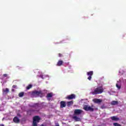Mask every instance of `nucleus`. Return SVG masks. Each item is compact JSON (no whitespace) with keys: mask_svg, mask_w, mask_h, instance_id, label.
Returning a JSON list of instances; mask_svg holds the SVG:
<instances>
[{"mask_svg":"<svg viewBox=\"0 0 126 126\" xmlns=\"http://www.w3.org/2000/svg\"><path fill=\"white\" fill-rule=\"evenodd\" d=\"M104 92V89L102 87L96 88L91 93L93 95H97V94H102Z\"/></svg>","mask_w":126,"mask_h":126,"instance_id":"nucleus-1","label":"nucleus"},{"mask_svg":"<svg viewBox=\"0 0 126 126\" xmlns=\"http://www.w3.org/2000/svg\"><path fill=\"white\" fill-rule=\"evenodd\" d=\"M41 118L38 116H35L33 118L32 126H38V123H40Z\"/></svg>","mask_w":126,"mask_h":126,"instance_id":"nucleus-2","label":"nucleus"},{"mask_svg":"<svg viewBox=\"0 0 126 126\" xmlns=\"http://www.w3.org/2000/svg\"><path fill=\"white\" fill-rule=\"evenodd\" d=\"M32 96H33V97H37L38 96H40V97H43L44 95L43 94V92H41V91H33L32 93Z\"/></svg>","mask_w":126,"mask_h":126,"instance_id":"nucleus-3","label":"nucleus"},{"mask_svg":"<svg viewBox=\"0 0 126 126\" xmlns=\"http://www.w3.org/2000/svg\"><path fill=\"white\" fill-rule=\"evenodd\" d=\"M84 110L85 111H90V112H94V108L88 106V105H85L84 106Z\"/></svg>","mask_w":126,"mask_h":126,"instance_id":"nucleus-4","label":"nucleus"},{"mask_svg":"<svg viewBox=\"0 0 126 126\" xmlns=\"http://www.w3.org/2000/svg\"><path fill=\"white\" fill-rule=\"evenodd\" d=\"M75 97H76V96L75 95V94H72L70 95H67L66 97V99H67L68 100H72L73 99H75Z\"/></svg>","mask_w":126,"mask_h":126,"instance_id":"nucleus-5","label":"nucleus"},{"mask_svg":"<svg viewBox=\"0 0 126 126\" xmlns=\"http://www.w3.org/2000/svg\"><path fill=\"white\" fill-rule=\"evenodd\" d=\"M87 76H89V77H88V80H91L92 78V75H93V71H90L89 72H88L87 73Z\"/></svg>","mask_w":126,"mask_h":126,"instance_id":"nucleus-6","label":"nucleus"},{"mask_svg":"<svg viewBox=\"0 0 126 126\" xmlns=\"http://www.w3.org/2000/svg\"><path fill=\"white\" fill-rule=\"evenodd\" d=\"M32 107L33 108H35V109H37L38 110H40V109H42L41 107V104L39 103H35L32 106Z\"/></svg>","mask_w":126,"mask_h":126,"instance_id":"nucleus-7","label":"nucleus"},{"mask_svg":"<svg viewBox=\"0 0 126 126\" xmlns=\"http://www.w3.org/2000/svg\"><path fill=\"white\" fill-rule=\"evenodd\" d=\"M82 113V110L81 109H75L74 111V115H80Z\"/></svg>","mask_w":126,"mask_h":126,"instance_id":"nucleus-8","label":"nucleus"},{"mask_svg":"<svg viewBox=\"0 0 126 126\" xmlns=\"http://www.w3.org/2000/svg\"><path fill=\"white\" fill-rule=\"evenodd\" d=\"M93 101L95 104H100V103H102V100L101 99L94 98V99H93Z\"/></svg>","mask_w":126,"mask_h":126,"instance_id":"nucleus-9","label":"nucleus"},{"mask_svg":"<svg viewBox=\"0 0 126 126\" xmlns=\"http://www.w3.org/2000/svg\"><path fill=\"white\" fill-rule=\"evenodd\" d=\"M66 107V102L64 101H62L60 102V107L61 108H65Z\"/></svg>","mask_w":126,"mask_h":126,"instance_id":"nucleus-10","label":"nucleus"},{"mask_svg":"<svg viewBox=\"0 0 126 126\" xmlns=\"http://www.w3.org/2000/svg\"><path fill=\"white\" fill-rule=\"evenodd\" d=\"M9 92V89L6 88L5 89L2 90L3 95H6Z\"/></svg>","mask_w":126,"mask_h":126,"instance_id":"nucleus-11","label":"nucleus"},{"mask_svg":"<svg viewBox=\"0 0 126 126\" xmlns=\"http://www.w3.org/2000/svg\"><path fill=\"white\" fill-rule=\"evenodd\" d=\"M13 121L14 123H15L16 124H18V123L20 122V120L17 117H14V119H13Z\"/></svg>","mask_w":126,"mask_h":126,"instance_id":"nucleus-12","label":"nucleus"},{"mask_svg":"<svg viewBox=\"0 0 126 126\" xmlns=\"http://www.w3.org/2000/svg\"><path fill=\"white\" fill-rule=\"evenodd\" d=\"M63 61L59 60L57 63V66H61L63 65Z\"/></svg>","mask_w":126,"mask_h":126,"instance_id":"nucleus-13","label":"nucleus"},{"mask_svg":"<svg viewBox=\"0 0 126 126\" xmlns=\"http://www.w3.org/2000/svg\"><path fill=\"white\" fill-rule=\"evenodd\" d=\"M73 119L75 121V122H80L81 121L80 118L77 117L76 116H73Z\"/></svg>","mask_w":126,"mask_h":126,"instance_id":"nucleus-14","label":"nucleus"},{"mask_svg":"<svg viewBox=\"0 0 126 126\" xmlns=\"http://www.w3.org/2000/svg\"><path fill=\"white\" fill-rule=\"evenodd\" d=\"M66 105L67 107H70L71 105H73V101H68L66 102Z\"/></svg>","mask_w":126,"mask_h":126,"instance_id":"nucleus-15","label":"nucleus"},{"mask_svg":"<svg viewBox=\"0 0 126 126\" xmlns=\"http://www.w3.org/2000/svg\"><path fill=\"white\" fill-rule=\"evenodd\" d=\"M111 120H112V121H119L120 120V118H117L116 116H112L111 117Z\"/></svg>","mask_w":126,"mask_h":126,"instance_id":"nucleus-16","label":"nucleus"},{"mask_svg":"<svg viewBox=\"0 0 126 126\" xmlns=\"http://www.w3.org/2000/svg\"><path fill=\"white\" fill-rule=\"evenodd\" d=\"M111 105H112L113 106H114L115 105H118V104H119V102L118 101H116V100H113L111 103Z\"/></svg>","mask_w":126,"mask_h":126,"instance_id":"nucleus-17","label":"nucleus"},{"mask_svg":"<svg viewBox=\"0 0 126 126\" xmlns=\"http://www.w3.org/2000/svg\"><path fill=\"white\" fill-rule=\"evenodd\" d=\"M35 110H29L27 111L28 115H29V116H31L32 115V112H34Z\"/></svg>","mask_w":126,"mask_h":126,"instance_id":"nucleus-18","label":"nucleus"},{"mask_svg":"<svg viewBox=\"0 0 126 126\" xmlns=\"http://www.w3.org/2000/svg\"><path fill=\"white\" fill-rule=\"evenodd\" d=\"M47 98H51V97H53V94L52 93H49L47 94Z\"/></svg>","mask_w":126,"mask_h":126,"instance_id":"nucleus-19","label":"nucleus"},{"mask_svg":"<svg viewBox=\"0 0 126 126\" xmlns=\"http://www.w3.org/2000/svg\"><path fill=\"white\" fill-rule=\"evenodd\" d=\"M31 88H32V85H31V84L29 85L26 87L27 90H29V89H31Z\"/></svg>","mask_w":126,"mask_h":126,"instance_id":"nucleus-20","label":"nucleus"},{"mask_svg":"<svg viewBox=\"0 0 126 126\" xmlns=\"http://www.w3.org/2000/svg\"><path fill=\"white\" fill-rule=\"evenodd\" d=\"M24 96V92H21L19 94V97H23Z\"/></svg>","mask_w":126,"mask_h":126,"instance_id":"nucleus-21","label":"nucleus"},{"mask_svg":"<svg viewBox=\"0 0 126 126\" xmlns=\"http://www.w3.org/2000/svg\"><path fill=\"white\" fill-rule=\"evenodd\" d=\"M114 126H122L119 123H114L113 124Z\"/></svg>","mask_w":126,"mask_h":126,"instance_id":"nucleus-22","label":"nucleus"},{"mask_svg":"<svg viewBox=\"0 0 126 126\" xmlns=\"http://www.w3.org/2000/svg\"><path fill=\"white\" fill-rule=\"evenodd\" d=\"M116 87L118 89H121V86H119V85L118 84H116Z\"/></svg>","mask_w":126,"mask_h":126,"instance_id":"nucleus-23","label":"nucleus"},{"mask_svg":"<svg viewBox=\"0 0 126 126\" xmlns=\"http://www.w3.org/2000/svg\"><path fill=\"white\" fill-rule=\"evenodd\" d=\"M101 109H106V106H105V105H102L101 106Z\"/></svg>","mask_w":126,"mask_h":126,"instance_id":"nucleus-24","label":"nucleus"},{"mask_svg":"<svg viewBox=\"0 0 126 126\" xmlns=\"http://www.w3.org/2000/svg\"><path fill=\"white\" fill-rule=\"evenodd\" d=\"M8 75H7V74H3V77H7Z\"/></svg>","mask_w":126,"mask_h":126,"instance_id":"nucleus-25","label":"nucleus"},{"mask_svg":"<svg viewBox=\"0 0 126 126\" xmlns=\"http://www.w3.org/2000/svg\"><path fill=\"white\" fill-rule=\"evenodd\" d=\"M59 57H60L61 58V57H63V55L61 53H59Z\"/></svg>","mask_w":126,"mask_h":126,"instance_id":"nucleus-26","label":"nucleus"},{"mask_svg":"<svg viewBox=\"0 0 126 126\" xmlns=\"http://www.w3.org/2000/svg\"><path fill=\"white\" fill-rule=\"evenodd\" d=\"M12 87H13V88H16L17 86L16 85H13Z\"/></svg>","mask_w":126,"mask_h":126,"instance_id":"nucleus-27","label":"nucleus"}]
</instances>
